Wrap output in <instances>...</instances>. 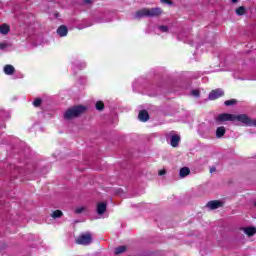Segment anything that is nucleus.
<instances>
[{"mask_svg": "<svg viewBox=\"0 0 256 256\" xmlns=\"http://www.w3.org/2000/svg\"><path fill=\"white\" fill-rule=\"evenodd\" d=\"M138 119L143 123L149 121V112H147V110H141L138 114Z\"/></svg>", "mask_w": 256, "mask_h": 256, "instance_id": "nucleus-8", "label": "nucleus"}, {"mask_svg": "<svg viewBox=\"0 0 256 256\" xmlns=\"http://www.w3.org/2000/svg\"><path fill=\"white\" fill-rule=\"evenodd\" d=\"M82 113H85V107L75 106L65 112L64 119H75V117H79V115H82Z\"/></svg>", "mask_w": 256, "mask_h": 256, "instance_id": "nucleus-2", "label": "nucleus"}, {"mask_svg": "<svg viewBox=\"0 0 256 256\" xmlns=\"http://www.w3.org/2000/svg\"><path fill=\"white\" fill-rule=\"evenodd\" d=\"M104 107H105V104H103L102 101L96 102V109H97L98 111H103Z\"/></svg>", "mask_w": 256, "mask_h": 256, "instance_id": "nucleus-22", "label": "nucleus"}, {"mask_svg": "<svg viewBox=\"0 0 256 256\" xmlns=\"http://www.w3.org/2000/svg\"><path fill=\"white\" fill-rule=\"evenodd\" d=\"M82 67H86L85 63L82 64Z\"/></svg>", "mask_w": 256, "mask_h": 256, "instance_id": "nucleus-32", "label": "nucleus"}, {"mask_svg": "<svg viewBox=\"0 0 256 256\" xmlns=\"http://www.w3.org/2000/svg\"><path fill=\"white\" fill-rule=\"evenodd\" d=\"M107 211V204L105 202L98 203L97 205V213L98 215H103Z\"/></svg>", "mask_w": 256, "mask_h": 256, "instance_id": "nucleus-10", "label": "nucleus"}, {"mask_svg": "<svg viewBox=\"0 0 256 256\" xmlns=\"http://www.w3.org/2000/svg\"><path fill=\"white\" fill-rule=\"evenodd\" d=\"M189 173H191V170L187 167H183L179 171V175H180L181 179H184V177H187V175H189Z\"/></svg>", "mask_w": 256, "mask_h": 256, "instance_id": "nucleus-13", "label": "nucleus"}, {"mask_svg": "<svg viewBox=\"0 0 256 256\" xmlns=\"http://www.w3.org/2000/svg\"><path fill=\"white\" fill-rule=\"evenodd\" d=\"M52 219H59L63 217V212L61 210H56L51 213Z\"/></svg>", "mask_w": 256, "mask_h": 256, "instance_id": "nucleus-16", "label": "nucleus"}, {"mask_svg": "<svg viewBox=\"0 0 256 256\" xmlns=\"http://www.w3.org/2000/svg\"><path fill=\"white\" fill-rule=\"evenodd\" d=\"M92 241L93 237L91 236V233H84L76 239L78 245H91Z\"/></svg>", "mask_w": 256, "mask_h": 256, "instance_id": "nucleus-4", "label": "nucleus"}, {"mask_svg": "<svg viewBox=\"0 0 256 256\" xmlns=\"http://www.w3.org/2000/svg\"><path fill=\"white\" fill-rule=\"evenodd\" d=\"M223 95H225V93L221 89L212 90L208 95V99L215 101V99H219V97H223Z\"/></svg>", "mask_w": 256, "mask_h": 256, "instance_id": "nucleus-6", "label": "nucleus"}, {"mask_svg": "<svg viewBox=\"0 0 256 256\" xmlns=\"http://www.w3.org/2000/svg\"><path fill=\"white\" fill-rule=\"evenodd\" d=\"M57 33L60 37H67L68 30L62 25L57 29Z\"/></svg>", "mask_w": 256, "mask_h": 256, "instance_id": "nucleus-12", "label": "nucleus"}, {"mask_svg": "<svg viewBox=\"0 0 256 256\" xmlns=\"http://www.w3.org/2000/svg\"><path fill=\"white\" fill-rule=\"evenodd\" d=\"M9 31H10L9 25L3 24L2 26H0V33L2 35H7V33H9Z\"/></svg>", "mask_w": 256, "mask_h": 256, "instance_id": "nucleus-17", "label": "nucleus"}, {"mask_svg": "<svg viewBox=\"0 0 256 256\" xmlns=\"http://www.w3.org/2000/svg\"><path fill=\"white\" fill-rule=\"evenodd\" d=\"M4 73L5 75H13V73H15V67L10 64L4 66Z\"/></svg>", "mask_w": 256, "mask_h": 256, "instance_id": "nucleus-11", "label": "nucleus"}, {"mask_svg": "<svg viewBox=\"0 0 256 256\" xmlns=\"http://www.w3.org/2000/svg\"><path fill=\"white\" fill-rule=\"evenodd\" d=\"M165 173H167V170L162 169V170H160V171L158 172V175L163 176V175H165Z\"/></svg>", "mask_w": 256, "mask_h": 256, "instance_id": "nucleus-27", "label": "nucleus"}, {"mask_svg": "<svg viewBox=\"0 0 256 256\" xmlns=\"http://www.w3.org/2000/svg\"><path fill=\"white\" fill-rule=\"evenodd\" d=\"M232 3H237L239 0H231Z\"/></svg>", "mask_w": 256, "mask_h": 256, "instance_id": "nucleus-31", "label": "nucleus"}, {"mask_svg": "<svg viewBox=\"0 0 256 256\" xmlns=\"http://www.w3.org/2000/svg\"><path fill=\"white\" fill-rule=\"evenodd\" d=\"M83 211H85V207H79V208H76L75 213H77L79 215V214L83 213Z\"/></svg>", "mask_w": 256, "mask_h": 256, "instance_id": "nucleus-24", "label": "nucleus"}, {"mask_svg": "<svg viewBox=\"0 0 256 256\" xmlns=\"http://www.w3.org/2000/svg\"><path fill=\"white\" fill-rule=\"evenodd\" d=\"M223 135H225V127L220 126V127H218L217 130H216V137H217L218 139H221V137H223Z\"/></svg>", "mask_w": 256, "mask_h": 256, "instance_id": "nucleus-15", "label": "nucleus"}, {"mask_svg": "<svg viewBox=\"0 0 256 256\" xmlns=\"http://www.w3.org/2000/svg\"><path fill=\"white\" fill-rule=\"evenodd\" d=\"M33 105H34V107H39V105H41V99L38 98V99L34 100Z\"/></svg>", "mask_w": 256, "mask_h": 256, "instance_id": "nucleus-25", "label": "nucleus"}, {"mask_svg": "<svg viewBox=\"0 0 256 256\" xmlns=\"http://www.w3.org/2000/svg\"><path fill=\"white\" fill-rule=\"evenodd\" d=\"M179 141H181V137H179L178 135H173L170 138V145L172 147H179Z\"/></svg>", "mask_w": 256, "mask_h": 256, "instance_id": "nucleus-9", "label": "nucleus"}, {"mask_svg": "<svg viewBox=\"0 0 256 256\" xmlns=\"http://www.w3.org/2000/svg\"><path fill=\"white\" fill-rule=\"evenodd\" d=\"M161 13H163V10H161V8H151V9L143 8L138 12H136L135 18L141 19L142 17H159Z\"/></svg>", "mask_w": 256, "mask_h": 256, "instance_id": "nucleus-1", "label": "nucleus"}, {"mask_svg": "<svg viewBox=\"0 0 256 256\" xmlns=\"http://www.w3.org/2000/svg\"><path fill=\"white\" fill-rule=\"evenodd\" d=\"M217 171V169L215 168V167H212L211 169H210V173H215Z\"/></svg>", "mask_w": 256, "mask_h": 256, "instance_id": "nucleus-29", "label": "nucleus"}, {"mask_svg": "<svg viewBox=\"0 0 256 256\" xmlns=\"http://www.w3.org/2000/svg\"><path fill=\"white\" fill-rule=\"evenodd\" d=\"M225 121H234V114L223 113L216 117V123H225Z\"/></svg>", "mask_w": 256, "mask_h": 256, "instance_id": "nucleus-5", "label": "nucleus"}, {"mask_svg": "<svg viewBox=\"0 0 256 256\" xmlns=\"http://www.w3.org/2000/svg\"><path fill=\"white\" fill-rule=\"evenodd\" d=\"M157 29L160 33H169V26L160 25Z\"/></svg>", "mask_w": 256, "mask_h": 256, "instance_id": "nucleus-19", "label": "nucleus"}, {"mask_svg": "<svg viewBox=\"0 0 256 256\" xmlns=\"http://www.w3.org/2000/svg\"><path fill=\"white\" fill-rule=\"evenodd\" d=\"M236 15H245V7L240 6L236 9Z\"/></svg>", "mask_w": 256, "mask_h": 256, "instance_id": "nucleus-21", "label": "nucleus"}, {"mask_svg": "<svg viewBox=\"0 0 256 256\" xmlns=\"http://www.w3.org/2000/svg\"><path fill=\"white\" fill-rule=\"evenodd\" d=\"M236 104H237V100H235V99L226 100L224 102V105H226V107H231V106L236 105Z\"/></svg>", "mask_w": 256, "mask_h": 256, "instance_id": "nucleus-20", "label": "nucleus"}, {"mask_svg": "<svg viewBox=\"0 0 256 256\" xmlns=\"http://www.w3.org/2000/svg\"><path fill=\"white\" fill-rule=\"evenodd\" d=\"M206 207L208 209H210L211 211L215 210V209H219V207H223V202L219 201V200H213V201H209L206 204Z\"/></svg>", "mask_w": 256, "mask_h": 256, "instance_id": "nucleus-7", "label": "nucleus"}, {"mask_svg": "<svg viewBox=\"0 0 256 256\" xmlns=\"http://www.w3.org/2000/svg\"><path fill=\"white\" fill-rule=\"evenodd\" d=\"M161 3H166L167 5H171V0H161Z\"/></svg>", "mask_w": 256, "mask_h": 256, "instance_id": "nucleus-28", "label": "nucleus"}, {"mask_svg": "<svg viewBox=\"0 0 256 256\" xmlns=\"http://www.w3.org/2000/svg\"><path fill=\"white\" fill-rule=\"evenodd\" d=\"M7 47H9V44H7V43L0 44V50H2V51H5V49H7Z\"/></svg>", "mask_w": 256, "mask_h": 256, "instance_id": "nucleus-23", "label": "nucleus"}, {"mask_svg": "<svg viewBox=\"0 0 256 256\" xmlns=\"http://www.w3.org/2000/svg\"><path fill=\"white\" fill-rule=\"evenodd\" d=\"M88 3H91V0H85V1H84V4H85V5H88Z\"/></svg>", "mask_w": 256, "mask_h": 256, "instance_id": "nucleus-30", "label": "nucleus"}, {"mask_svg": "<svg viewBox=\"0 0 256 256\" xmlns=\"http://www.w3.org/2000/svg\"><path fill=\"white\" fill-rule=\"evenodd\" d=\"M243 231L248 237H253L256 233V228L253 227H248V228H243Z\"/></svg>", "mask_w": 256, "mask_h": 256, "instance_id": "nucleus-14", "label": "nucleus"}, {"mask_svg": "<svg viewBox=\"0 0 256 256\" xmlns=\"http://www.w3.org/2000/svg\"><path fill=\"white\" fill-rule=\"evenodd\" d=\"M191 95H193V97H199L200 92L199 90H192Z\"/></svg>", "mask_w": 256, "mask_h": 256, "instance_id": "nucleus-26", "label": "nucleus"}, {"mask_svg": "<svg viewBox=\"0 0 256 256\" xmlns=\"http://www.w3.org/2000/svg\"><path fill=\"white\" fill-rule=\"evenodd\" d=\"M125 251H127V246H119L117 248H115V255H121V253H125Z\"/></svg>", "mask_w": 256, "mask_h": 256, "instance_id": "nucleus-18", "label": "nucleus"}, {"mask_svg": "<svg viewBox=\"0 0 256 256\" xmlns=\"http://www.w3.org/2000/svg\"><path fill=\"white\" fill-rule=\"evenodd\" d=\"M234 121H238L246 127H256V120H251L246 114L234 115Z\"/></svg>", "mask_w": 256, "mask_h": 256, "instance_id": "nucleus-3", "label": "nucleus"}]
</instances>
